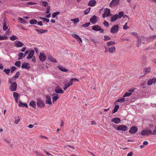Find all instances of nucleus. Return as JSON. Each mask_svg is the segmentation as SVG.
<instances>
[{"mask_svg": "<svg viewBox=\"0 0 156 156\" xmlns=\"http://www.w3.org/2000/svg\"><path fill=\"white\" fill-rule=\"evenodd\" d=\"M9 82L11 84V85L9 87L10 90L12 91H15L17 89V84L15 82H12L11 79H9Z\"/></svg>", "mask_w": 156, "mask_h": 156, "instance_id": "1", "label": "nucleus"}, {"mask_svg": "<svg viewBox=\"0 0 156 156\" xmlns=\"http://www.w3.org/2000/svg\"><path fill=\"white\" fill-rule=\"evenodd\" d=\"M36 104L38 107L41 108H44L45 106L44 102L40 98L37 99Z\"/></svg>", "mask_w": 156, "mask_h": 156, "instance_id": "2", "label": "nucleus"}, {"mask_svg": "<svg viewBox=\"0 0 156 156\" xmlns=\"http://www.w3.org/2000/svg\"><path fill=\"white\" fill-rule=\"evenodd\" d=\"M119 26L118 24L114 25L112 26L110 30V32L111 33L115 34L119 31Z\"/></svg>", "mask_w": 156, "mask_h": 156, "instance_id": "3", "label": "nucleus"}, {"mask_svg": "<svg viewBox=\"0 0 156 156\" xmlns=\"http://www.w3.org/2000/svg\"><path fill=\"white\" fill-rule=\"evenodd\" d=\"M128 129L127 126L123 125H122L118 126L117 127L116 130H122L123 131H126Z\"/></svg>", "mask_w": 156, "mask_h": 156, "instance_id": "4", "label": "nucleus"}, {"mask_svg": "<svg viewBox=\"0 0 156 156\" xmlns=\"http://www.w3.org/2000/svg\"><path fill=\"white\" fill-rule=\"evenodd\" d=\"M119 0H112L109 6L110 7L117 6L119 4Z\"/></svg>", "mask_w": 156, "mask_h": 156, "instance_id": "5", "label": "nucleus"}, {"mask_svg": "<svg viewBox=\"0 0 156 156\" xmlns=\"http://www.w3.org/2000/svg\"><path fill=\"white\" fill-rule=\"evenodd\" d=\"M54 90L56 93L63 94L64 93V91L58 86L55 87Z\"/></svg>", "mask_w": 156, "mask_h": 156, "instance_id": "6", "label": "nucleus"}, {"mask_svg": "<svg viewBox=\"0 0 156 156\" xmlns=\"http://www.w3.org/2000/svg\"><path fill=\"white\" fill-rule=\"evenodd\" d=\"M21 68L23 69H28L30 68V64L28 63L24 62L22 64Z\"/></svg>", "mask_w": 156, "mask_h": 156, "instance_id": "7", "label": "nucleus"}, {"mask_svg": "<svg viewBox=\"0 0 156 156\" xmlns=\"http://www.w3.org/2000/svg\"><path fill=\"white\" fill-rule=\"evenodd\" d=\"M138 131V128L135 126H133L131 127L129 132L130 133L134 134L136 133Z\"/></svg>", "mask_w": 156, "mask_h": 156, "instance_id": "8", "label": "nucleus"}, {"mask_svg": "<svg viewBox=\"0 0 156 156\" xmlns=\"http://www.w3.org/2000/svg\"><path fill=\"white\" fill-rule=\"evenodd\" d=\"M152 133V131L151 130H143L141 133V134L142 136L145 135H149L151 134V133Z\"/></svg>", "mask_w": 156, "mask_h": 156, "instance_id": "9", "label": "nucleus"}, {"mask_svg": "<svg viewBox=\"0 0 156 156\" xmlns=\"http://www.w3.org/2000/svg\"><path fill=\"white\" fill-rule=\"evenodd\" d=\"M97 17L95 15H93L90 19V22L93 24H95L97 22Z\"/></svg>", "mask_w": 156, "mask_h": 156, "instance_id": "10", "label": "nucleus"}, {"mask_svg": "<svg viewBox=\"0 0 156 156\" xmlns=\"http://www.w3.org/2000/svg\"><path fill=\"white\" fill-rule=\"evenodd\" d=\"M39 58L41 61L44 62L46 60V56L44 53L41 52L40 53Z\"/></svg>", "mask_w": 156, "mask_h": 156, "instance_id": "11", "label": "nucleus"}, {"mask_svg": "<svg viewBox=\"0 0 156 156\" xmlns=\"http://www.w3.org/2000/svg\"><path fill=\"white\" fill-rule=\"evenodd\" d=\"M35 30L39 34H43L44 33H46L48 31V30H43L42 29H35Z\"/></svg>", "mask_w": 156, "mask_h": 156, "instance_id": "12", "label": "nucleus"}, {"mask_svg": "<svg viewBox=\"0 0 156 156\" xmlns=\"http://www.w3.org/2000/svg\"><path fill=\"white\" fill-rule=\"evenodd\" d=\"M156 80V78H154L152 79H150L148 81L147 84L148 85H151L153 83L155 84Z\"/></svg>", "mask_w": 156, "mask_h": 156, "instance_id": "13", "label": "nucleus"}, {"mask_svg": "<svg viewBox=\"0 0 156 156\" xmlns=\"http://www.w3.org/2000/svg\"><path fill=\"white\" fill-rule=\"evenodd\" d=\"M135 89H131L129 90L128 92H126L124 94V95L123 96V97H128L130 96L132 93V92H133L134 91V90Z\"/></svg>", "mask_w": 156, "mask_h": 156, "instance_id": "14", "label": "nucleus"}, {"mask_svg": "<svg viewBox=\"0 0 156 156\" xmlns=\"http://www.w3.org/2000/svg\"><path fill=\"white\" fill-rule=\"evenodd\" d=\"M96 2L95 0H90L88 4V5L90 6H94L95 5Z\"/></svg>", "mask_w": 156, "mask_h": 156, "instance_id": "15", "label": "nucleus"}, {"mask_svg": "<svg viewBox=\"0 0 156 156\" xmlns=\"http://www.w3.org/2000/svg\"><path fill=\"white\" fill-rule=\"evenodd\" d=\"M34 53V50H32L30 51L28 55V56L27 57V59H31L33 56V55Z\"/></svg>", "mask_w": 156, "mask_h": 156, "instance_id": "16", "label": "nucleus"}, {"mask_svg": "<svg viewBox=\"0 0 156 156\" xmlns=\"http://www.w3.org/2000/svg\"><path fill=\"white\" fill-rule=\"evenodd\" d=\"M15 46L16 47H21L23 46L22 43L19 41H16L15 43Z\"/></svg>", "mask_w": 156, "mask_h": 156, "instance_id": "17", "label": "nucleus"}, {"mask_svg": "<svg viewBox=\"0 0 156 156\" xmlns=\"http://www.w3.org/2000/svg\"><path fill=\"white\" fill-rule=\"evenodd\" d=\"M46 100L45 101V103L46 104H48L49 105H51L52 104L51 99V97L49 95H47L46 96Z\"/></svg>", "mask_w": 156, "mask_h": 156, "instance_id": "18", "label": "nucleus"}, {"mask_svg": "<svg viewBox=\"0 0 156 156\" xmlns=\"http://www.w3.org/2000/svg\"><path fill=\"white\" fill-rule=\"evenodd\" d=\"M136 35V37L137 39V43L136 46L137 47H139L141 45V43L142 42L141 39L139 36L137 34Z\"/></svg>", "mask_w": 156, "mask_h": 156, "instance_id": "19", "label": "nucleus"}, {"mask_svg": "<svg viewBox=\"0 0 156 156\" xmlns=\"http://www.w3.org/2000/svg\"><path fill=\"white\" fill-rule=\"evenodd\" d=\"M118 18V15L115 14L111 17L110 21L111 22H113L115 21Z\"/></svg>", "mask_w": 156, "mask_h": 156, "instance_id": "20", "label": "nucleus"}, {"mask_svg": "<svg viewBox=\"0 0 156 156\" xmlns=\"http://www.w3.org/2000/svg\"><path fill=\"white\" fill-rule=\"evenodd\" d=\"M121 121L120 118H115L111 119L112 122H114L115 123L118 124Z\"/></svg>", "mask_w": 156, "mask_h": 156, "instance_id": "21", "label": "nucleus"}, {"mask_svg": "<svg viewBox=\"0 0 156 156\" xmlns=\"http://www.w3.org/2000/svg\"><path fill=\"white\" fill-rule=\"evenodd\" d=\"M101 28V27L100 26L98 25H94L92 27L91 29L92 30L96 31H99Z\"/></svg>", "mask_w": 156, "mask_h": 156, "instance_id": "22", "label": "nucleus"}, {"mask_svg": "<svg viewBox=\"0 0 156 156\" xmlns=\"http://www.w3.org/2000/svg\"><path fill=\"white\" fill-rule=\"evenodd\" d=\"M72 36L75 38L77 41H79V42L80 41L82 42V41L81 39L79 37V36L76 34H73L72 35Z\"/></svg>", "mask_w": 156, "mask_h": 156, "instance_id": "23", "label": "nucleus"}, {"mask_svg": "<svg viewBox=\"0 0 156 156\" xmlns=\"http://www.w3.org/2000/svg\"><path fill=\"white\" fill-rule=\"evenodd\" d=\"M108 51L110 53H112L115 52V48L113 46L112 47H108Z\"/></svg>", "mask_w": 156, "mask_h": 156, "instance_id": "24", "label": "nucleus"}, {"mask_svg": "<svg viewBox=\"0 0 156 156\" xmlns=\"http://www.w3.org/2000/svg\"><path fill=\"white\" fill-rule=\"evenodd\" d=\"M75 81L78 82L79 81V80L76 78H72L67 83L70 85V86L72 85L73 84V82Z\"/></svg>", "mask_w": 156, "mask_h": 156, "instance_id": "25", "label": "nucleus"}, {"mask_svg": "<svg viewBox=\"0 0 156 156\" xmlns=\"http://www.w3.org/2000/svg\"><path fill=\"white\" fill-rule=\"evenodd\" d=\"M29 105L33 108L35 109L36 108V105L35 102L34 101H31L29 103Z\"/></svg>", "mask_w": 156, "mask_h": 156, "instance_id": "26", "label": "nucleus"}, {"mask_svg": "<svg viewBox=\"0 0 156 156\" xmlns=\"http://www.w3.org/2000/svg\"><path fill=\"white\" fill-rule=\"evenodd\" d=\"M3 29L4 30H6L8 29V27L7 26L6 21L5 19L3 23Z\"/></svg>", "mask_w": 156, "mask_h": 156, "instance_id": "27", "label": "nucleus"}, {"mask_svg": "<svg viewBox=\"0 0 156 156\" xmlns=\"http://www.w3.org/2000/svg\"><path fill=\"white\" fill-rule=\"evenodd\" d=\"M104 12L107 14V17H109L110 16V10L108 8H106L105 9Z\"/></svg>", "mask_w": 156, "mask_h": 156, "instance_id": "28", "label": "nucleus"}, {"mask_svg": "<svg viewBox=\"0 0 156 156\" xmlns=\"http://www.w3.org/2000/svg\"><path fill=\"white\" fill-rule=\"evenodd\" d=\"M151 68L150 67H145L144 69V73L146 74L148 73H149L151 71Z\"/></svg>", "mask_w": 156, "mask_h": 156, "instance_id": "29", "label": "nucleus"}, {"mask_svg": "<svg viewBox=\"0 0 156 156\" xmlns=\"http://www.w3.org/2000/svg\"><path fill=\"white\" fill-rule=\"evenodd\" d=\"M59 69L62 71L64 72H67L68 71V69L66 68H64L62 66H58Z\"/></svg>", "mask_w": 156, "mask_h": 156, "instance_id": "30", "label": "nucleus"}, {"mask_svg": "<svg viewBox=\"0 0 156 156\" xmlns=\"http://www.w3.org/2000/svg\"><path fill=\"white\" fill-rule=\"evenodd\" d=\"M18 105L19 107H22L23 108L26 107V108H27V104L23 103L20 101L19 102Z\"/></svg>", "mask_w": 156, "mask_h": 156, "instance_id": "31", "label": "nucleus"}, {"mask_svg": "<svg viewBox=\"0 0 156 156\" xmlns=\"http://www.w3.org/2000/svg\"><path fill=\"white\" fill-rule=\"evenodd\" d=\"M48 58L50 60V61L52 62L56 63L57 62L56 59L53 58V57L50 55L48 56Z\"/></svg>", "mask_w": 156, "mask_h": 156, "instance_id": "32", "label": "nucleus"}, {"mask_svg": "<svg viewBox=\"0 0 156 156\" xmlns=\"http://www.w3.org/2000/svg\"><path fill=\"white\" fill-rule=\"evenodd\" d=\"M119 108V105H115L114 109L112 111V113L114 114L117 112Z\"/></svg>", "mask_w": 156, "mask_h": 156, "instance_id": "33", "label": "nucleus"}, {"mask_svg": "<svg viewBox=\"0 0 156 156\" xmlns=\"http://www.w3.org/2000/svg\"><path fill=\"white\" fill-rule=\"evenodd\" d=\"M30 23L31 24H36L37 23V21L36 20H32L29 21Z\"/></svg>", "mask_w": 156, "mask_h": 156, "instance_id": "34", "label": "nucleus"}, {"mask_svg": "<svg viewBox=\"0 0 156 156\" xmlns=\"http://www.w3.org/2000/svg\"><path fill=\"white\" fill-rule=\"evenodd\" d=\"M107 46L108 47H110L111 45H115L116 44V43L114 42L113 41H110L108 42L107 43Z\"/></svg>", "mask_w": 156, "mask_h": 156, "instance_id": "35", "label": "nucleus"}, {"mask_svg": "<svg viewBox=\"0 0 156 156\" xmlns=\"http://www.w3.org/2000/svg\"><path fill=\"white\" fill-rule=\"evenodd\" d=\"M18 20L20 21V22L21 23L23 24H27V23L25 21V20L22 18L20 17L18 18Z\"/></svg>", "mask_w": 156, "mask_h": 156, "instance_id": "36", "label": "nucleus"}, {"mask_svg": "<svg viewBox=\"0 0 156 156\" xmlns=\"http://www.w3.org/2000/svg\"><path fill=\"white\" fill-rule=\"evenodd\" d=\"M41 3L42 4V6L45 7H46L48 5V3L47 2L45 1H41Z\"/></svg>", "mask_w": 156, "mask_h": 156, "instance_id": "37", "label": "nucleus"}, {"mask_svg": "<svg viewBox=\"0 0 156 156\" xmlns=\"http://www.w3.org/2000/svg\"><path fill=\"white\" fill-rule=\"evenodd\" d=\"M59 13H60L59 12H54L52 14V17L53 18H54L56 17V16L57 15L59 14Z\"/></svg>", "mask_w": 156, "mask_h": 156, "instance_id": "38", "label": "nucleus"}, {"mask_svg": "<svg viewBox=\"0 0 156 156\" xmlns=\"http://www.w3.org/2000/svg\"><path fill=\"white\" fill-rule=\"evenodd\" d=\"M13 96L14 98H19L20 97L19 94L16 92H14L13 93Z\"/></svg>", "mask_w": 156, "mask_h": 156, "instance_id": "39", "label": "nucleus"}, {"mask_svg": "<svg viewBox=\"0 0 156 156\" xmlns=\"http://www.w3.org/2000/svg\"><path fill=\"white\" fill-rule=\"evenodd\" d=\"M14 119H15V123L16 124H17L20 120V117L19 116H15Z\"/></svg>", "mask_w": 156, "mask_h": 156, "instance_id": "40", "label": "nucleus"}, {"mask_svg": "<svg viewBox=\"0 0 156 156\" xmlns=\"http://www.w3.org/2000/svg\"><path fill=\"white\" fill-rule=\"evenodd\" d=\"M156 38V35H154L150 36L149 37V41H153Z\"/></svg>", "mask_w": 156, "mask_h": 156, "instance_id": "41", "label": "nucleus"}, {"mask_svg": "<svg viewBox=\"0 0 156 156\" xmlns=\"http://www.w3.org/2000/svg\"><path fill=\"white\" fill-rule=\"evenodd\" d=\"M23 53L22 52H21L19 53V54L18 55L19 58H18V60H19L20 59H22L23 56Z\"/></svg>", "mask_w": 156, "mask_h": 156, "instance_id": "42", "label": "nucleus"}, {"mask_svg": "<svg viewBox=\"0 0 156 156\" xmlns=\"http://www.w3.org/2000/svg\"><path fill=\"white\" fill-rule=\"evenodd\" d=\"M126 101L127 100H126L125 98H120L118 99V101H117V102H124Z\"/></svg>", "mask_w": 156, "mask_h": 156, "instance_id": "43", "label": "nucleus"}, {"mask_svg": "<svg viewBox=\"0 0 156 156\" xmlns=\"http://www.w3.org/2000/svg\"><path fill=\"white\" fill-rule=\"evenodd\" d=\"M59 98L57 96H55L54 97L52 98V102L54 103Z\"/></svg>", "mask_w": 156, "mask_h": 156, "instance_id": "44", "label": "nucleus"}, {"mask_svg": "<svg viewBox=\"0 0 156 156\" xmlns=\"http://www.w3.org/2000/svg\"><path fill=\"white\" fill-rule=\"evenodd\" d=\"M104 37V38L103 40L105 41H107L111 39V38L110 37L107 35H105Z\"/></svg>", "mask_w": 156, "mask_h": 156, "instance_id": "45", "label": "nucleus"}, {"mask_svg": "<svg viewBox=\"0 0 156 156\" xmlns=\"http://www.w3.org/2000/svg\"><path fill=\"white\" fill-rule=\"evenodd\" d=\"M123 12L122 11L119 12L118 13V18H121L123 16Z\"/></svg>", "mask_w": 156, "mask_h": 156, "instance_id": "46", "label": "nucleus"}, {"mask_svg": "<svg viewBox=\"0 0 156 156\" xmlns=\"http://www.w3.org/2000/svg\"><path fill=\"white\" fill-rule=\"evenodd\" d=\"M15 65L17 66L20 67L21 65V62L20 61H18L16 62Z\"/></svg>", "mask_w": 156, "mask_h": 156, "instance_id": "47", "label": "nucleus"}, {"mask_svg": "<svg viewBox=\"0 0 156 156\" xmlns=\"http://www.w3.org/2000/svg\"><path fill=\"white\" fill-rule=\"evenodd\" d=\"M10 39L12 41H14L17 39V38L15 35H12L10 37Z\"/></svg>", "mask_w": 156, "mask_h": 156, "instance_id": "48", "label": "nucleus"}, {"mask_svg": "<svg viewBox=\"0 0 156 156\" xmlns=\"http://www.w3.org/2000/svg\"><path fill=\"white\" fill-rule=\"evenodd\" d=\"M103 24L105 27H108L109 26V24L108 23V22L106 21H105L103 22Z\"/></svg>", "mask_w": 156, "mask_h": 156, "instance_id": "49", "label": "nucleus"}, {"mask_svg": "<svg viewBox=\"0 0 156 156\" xmlns=\"http://www.w3.org/2000/svg\"><path fill=\"white\" fill-rule=\"evenodd\" d=\"M39 19L41 20H44L45 21H46L47 23L49 21V19H48L47 18L44 17H40Z\"/></svg>", "mask_w": 156, "mask_h": 156, "instance_id": "50", "label": "nucleus"}, {"mask_svg": "<svg viewBox=\"0 0 156 156\" xmlns=\"http://www.w3.org/2000/svg\"><path fill=\"white\" fill-rule=\"evenodd\" d=\"M90 8L89 7L87 9L85 10L84 11V14H87L88 13V12H89V11H90Z\"/></svg>", "mask_w": 156, "mask_h": 156, "instance_id": "51", "label": "nucleus"}, {"mask_svg": "<svg viewBox=\"0 0 156 156\" xmlns=\"http://www.w3.org/2000/svg\"><path fill=\"white\" fill-rule=\"evenodd\" d=\"M90 24V23L88 22V23H85L82 25V27H87Z\"/></svg>", "mask_w": 156, "mask_h": 156, "instance_id": "52", "label": "nucleus"}, {"mask_svg": "<svg viewBox=\"0 0 156 156\" xmlns=\"http://www.w3.org/2000/svg\"><path fill=\"white\" fill-rule=\"evenodd\" d=\"M3 71L7 74H9V72H10V69H5Z\"/></svg>", "mask_w": 156, "mask_h": 156, "instance_id": "53", "label": "nucleus"}, {"mask_svg": "<svg viewBox=\"0 0 156 156\" xmlns=\"http://www.w3.org/2000/svg\"><path fill=\"white\" fill-rule=\"evenodd\" d=\"M16 69V68L14 66H12L11 68V72L12 73Z\"/></svg>", "mask_w": 156, "mask_h": 156, "instance_id": "54", "label": "nucleus"}, {"mask_svg": "<svg viewBox=\"0 0 156 156\" xmlns=\"http://www.w3.org/2000/svg\"><path fill=\"white\" fill-rule=\"evenodd\" d=\"M70 85L69 84H68V83L66 84H65V87L63 88V89L65 90H66L67 88L69 86H70Z\"/></svg>", "mask_w": 156, "mask_h": 156, "instance_id": "55", "label": "nucleus"}, {"mask_svg": "<svg viewBox=\"0 0 156 156\" xmlns=\"http://www.w3.org/2000/svg\"><path fill=\"white\" fill-rule=\"evenodd\" d=\"M7 38V37L6 36H0V40H6Z\"/></svg>", "mask_w": 156, "mask_h": 156, "instance_id": "56", "label": "nucleus"}, {"mask_svg": "<svg viewBox=\"0 0 156 156\" xmlns=\"http://www.w3.org/2000/svg\"><path fill=\"white\" fill-rule=\"evenodd\" d=\"M51 6H48V8L47 9V11L45 12L46 13L48 14L50 12Z\"/></svg>", "mask_w": 156, "mask_h": 156, "instance_id": "57", "label": "nucleus"}, {"mask_svg": "<svg viewBox=\"0 0 156 156\" xmlns=\"http://www.w3.org/2000/svg\"><path fill=\"white\" fill-rule=\"evenodd\" d=\"M20 75V73L19 71H18L16 73L15 75L14 76V77H16V78H17L19 77Z\"/></svg>", "mask_w": 156, "mask_h": 156, "instance_id": "58", "label": "nucleus"}, {"mask_svg": "<svg viewBox=\"0 0 156 156\" xmlns=\"http://www.w3.org/2000/svg\"><path fill=\"white\" fill-rule=\"evenodd\" d=\"M44 152H45V153H46L47 155L49 156L51 155V156H53V155L51 154L49 152H48V151L46 150H44Z\"/></svg>", "mask_w": 156, "mask_h": 156, "instance_id": "59", "label": "nucleus"}, {"mask_svg": "<svg viewBox=\"0 0 156 156\" xmlns=\"http://www.w3.org/2000/svg\"><path fill=\"white\" fill-rule=\"evenodd\" d=\"M151 134L156 135V129H155L153 130V132L152 131V133H151Z\"/></svg>", "mask_w": 156, "mask_h": 156, "instance_id": "60", "label": "nucleus"}, {"mask_svg": "<svg viewBox=\"0 0 156 156\" xmlns=\"http://www.w3.org/2000/svg\"><path fill=\"white\" fill-rule=\"evenodd\" d=\"M73 20H74V23H77V22H78L79 21V20L78 18L74 19Z\"/></svg>", "mask_w": 156, "mask_h": 156, "instance_id": "61", "label": "nucleus"}, {"mask_svg": "<svg viewBox=\"0 0 156 156\" xmlns=\"http://www.w3.org/2000/svg\"><path fill=\"white\" fill-rule=\"evenodd\" d=\"M37 23L38 25H39L40 26H42L43 25L42 24V22L41 21H40L38 22H37Z\"/></svg>", "mask_w": 156, "mask_h": 156, "instance_id": "62", "label": "nucleus"}, {"mask_svg": "<svg viewBox=\"0 0 156 156\" xmlns=\"http://www.w3.org/2000/svg\"><path fill=\"white\" fill-rule=\"evenodd\" d=\"M32 61L34 63L35 62H36L35 57V56L33 57V58L32 60Z\"/></svg>", "mask_w": 156, "mask_h": 156, "instance_id": "63", "label": "nucleus"}, {"mask_svg": "<svg viewBox=\"0 0 156 156\" xmlns=\"http://www.w3.org/2000/svg\"><path fill=\"white\" fill-rule=\"evenodd\" d=\"M143 144L144 145L146 146L148 144V143L147 141H145L143 142Z\"/></svg>", "mask_w": 156, "mask_h": 156, "instance_id": "64", "label": "nucleus"}]
</instances>
